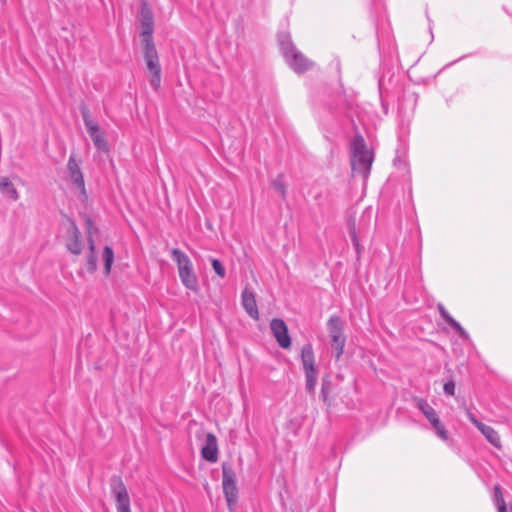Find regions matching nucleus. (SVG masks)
I'll return each mask as SVG.
<instances>
[{
	"instance_id": "1",
	"label": "nucleus",
	"mask_w": 512,
	"mask_h": 512,
	"mask_svg": "<svg viewBox=\"0 0 512 512\" xmlns=\"http://www.w3.org/2000/svg\"><path fill=\"white\" fill-rule=\"evenodd\" d=\"M139 14L144 59L147 69L152 74L150 85L154 90H158L161 84V66L153 41L154 15L147 0H141Z\"/></svg>"
},
{
	"instance_id": "2",
	"label": "nucleus",
	"mask_w": 512,
	"mask_h": 512,
	"mask_svg": "<svg viewBox=\"0 0 512 512\" xmlns=\"http://www.w3.org/2000/svg\"><path fill=\"white\" fill-rule=\"evenodd\" d=\"M373 155L367 149L362 135L356 134L351 141V167L355 174L366 179L370 173Z\"/></svg>"
},
{
	"instance_id": "3",
	"label": "nucleus",
	"mask_w": 512,
	"mask_h": 512,
	"mask_svg": "<svg viewBox=\"0 0 512 512\" xmlns=\"http://www.w3.org/2000/svg\"><path fill=\"white\" fill-rule=\"evenodd\" d=\"M279 44L286 62L296 73H303L313 67L314 63L295 47L289 34H280Z\"/></svg>"
},
{
	"instance_id": "4",
	"label": "nucleus",
	"mask_w": 512,
	"mask_h": 512,
	"mask_svg": "<svg viewBox=\"0 0 512 512\" xmlns=\"http://www.w3.org/2000/svg\"><path fill=\"white\" fill-rule=\"evenodd\" d=\"M171 256L177 263L179 277L182 284L192 291H197L199 288L198 279L189 257L178 248H173L171 250Z\"/></svg>"
},
{
	"instance_id": "5",
	"label": "nucleus",
	"mask_w": 512,
	"mask_h": 512,
	"mask_svg": "<svg viewBox=\"0 0 512 512\" xmlns=\"http://www.w3.org/2000/svg\"><path fill=\"white\" fill-rule=\"evenodd\" d=\"M222 486L223 493L226 498L228 509L233 512L236 508L238 501V489L236 486V474L232 467L227 464H222Z\"/></svg>"
},
{
	"instance_id": "6",
	"label": "nucleus",
	"mask_w": 512,
	"mask_h": 512,
	"mask_svg": "<svg viewBox=\"0 0 512 512\" xmlns=\"http://www.w3.org/2000/svg\"><path fill=\"white\" fill-rule=\"evenodd\" d=\"M81 115L85 127L95 145V147L101 151L107 152L109 146L105 138L104 133L101 131L100 126L91 119L90 111L86 106L81 107Z\"/></svg>"
},
{
	"instance_id": "7",
	"label": "nucleus",
	"mask_w": 512,
	"mask_h": 512,
	"mask_svg": "<svg viewBox=\"0 0 512 512\" xmlns=\"http://www.w3.org/2000/svg\"><path fill=\"white\" fill-rule=\"evenodd\" d=\"M111 494L114 498L117 512H131L128 490L120 477H113L110 482Z\"/></svg>"
},
{
	"instance_id": "8",
	"label": "nucleus",
	"mask_w": 512,
	"mask_h": 512,
	"mask_svg": "<svg viewBox=\"0 0 512 512\" xmlns=\"http://www.w3.org/2000/svg\"><path fill=\"white\" fill-rule=\"evenodd\" d=\"M413 403L423 413V415L426 417V419L430 422L432 427L435 429L437 435L442 440H446L448 438L447 431H446L444 425L441 424L440 419H439L438 414L435 411V409L425 399H422V398H418V397L414 398Z\"/></svg>"
},
{
	"instance_id": "9",
	"label": "nucleus",
	"mask_w": 512,
	"mask_h": 512,
	"mask_svg": "<svg viewBox=\"0 0 512 512\" xmlns=\"http://www.w3.org/2000/svg\"><path fill=\"white\" fill-rule=\"evenodd\" d=\"M329 336L331 338V346L336 350V359L343 354L345 346V337L343 335V324L338 316H331L327 323Z\"/></svg>"
},
{
	"instance_id": "10",
	"label": "nucleus",
	"mask_w": 512,
	"mask_h": 512,
	"mask_svg": "<svg viewBox=\"0 0 512 512\" xmlns=\"http://www.w3.org/2000/svg\"><path fill=\"white\" fill-rule=\"evenodd\" d=\"M67 169L69 173V177L73 184L80 190V197L82 200L87 199V193L85 189V182L84 177L82 174V171L80 169V165L75 159L73 155L69 157L68 163H67Z\"/></svg>"
},
{
	"instance_id": "11",
	"label": "nucleus",
	"mask_w": 512,
	"mask_h": 512,
	"mask_svg": "<svg viewBox=\"0 0 512 512\" xmlns=\"http://www.w3.org/2000/svg\"><path fill=\"white\" fill-rule=\"evenodd\" d=\"M273 336L281 348L288 349L291 346V338L286 323L280 318H274L270 322Z\"/></svg>"
},
{
	"instance_id": "12",
	"label": "nucleus",
	"mask_w": 512,
	"mask_h": 512,
	"mask_svg": "<svg viewBox=\"0 0 512 512\" xmlns=\"http://www.w3.org/2000/svg\"><path fill=\"white\" fill-rule=\"evenodd\" d=\"M81 233L74 222H71L67 228L66 248L74 254L80 255L82 253V241L80 240Z\"/></svg>"
},
{
	"instance_id": "13",
	"label": "nucleus",
	"mask_w": 512,
	"mask_h": 512,
	"mask_svg": "<svg viewBox=\"0 0 512 512\" xmlns=\"http://www.w3.org/2000/svg\"><path fill=\"white\" fill-rule=\"evenodd\" d=\"M87 226V240L89 244V255L87 257V270L90 273H93L97 269V257L95 254V242L93 239V234L97 232L96 227L94 226L91 219L86 220Z\"/></svg>"
},
{
	"instance_id": "14",
	"label": "nucleus",
	"mask_w": 512,
	"mask_h": 512,
	"mask_svg": "<svg viewBox=\"0 0 512 512\" xmlns=\"http://www.w3.org/2000/svg\"><path fill=\"white\" fill-rule=\"evenodd\" d=\"M469 420L479 429L483 436L491 443L494 447L499 448L501 446L500 436L498 432L491 426L482 423L477 420L472 413H468Z\"/></svg>"
},
{
	"instance_id": "15",
	"label": "nucleus",
	"mask_w": 512,
	"mask_h": 512,
	"mask_svg": "<svg viewBox=\"0 0 512 512\" xmlns=\"http://www.w3.org/2000/svg\"><path fill=\"white\" fill-rule=\"evenodd\" d=\"M202 457L209 462H216L218 460V445L217 438L214 434L208 433L206 435L205 445L202 447Z\"/></svg>"
},
{
	"instance_id": "16",
	"label": "nucleus",
	"mask_w": 512,
	"mask_h": 512,
	"mask_svg": "<svg viewBox=\"0 0 512 512\" xmlns=\"http://www.w3.org/2000/svg\"><path fill=\"white\" fill-rule=\"evenodd\" d=\"M241 300L242 306L247 312V314L251 318L257 320L259 318V312L256 304L255 294L248 288H245L242 291Z\"/></svg>"
},
{
	"instance_id": "17",
	"label": "nucleus",
	"mask_w": 512,
	"mask_h": 512,
	"mask_svg": "<svg viewBox=\"0 0 512 512\" xmlns=\"http://www.w3.org/2000/svg\"><path fill=\"white\" fill-rule=\"evenodd\" d=\"M301 361L304 373L318 372L311 344H305L301 349Z\"/></svg>"
},
{
	"instance_id": "18",
	"label": "nucleus",
	"mask_w": 512,
	"mask_h": 512,
	"mask_svg": "<svg viewBox=\"0 0 512 512\" xmlns=\"http://www.w3.org/2000/svg\"><path fill=\"white\" fill-rule=\"evenodd\" d=\"M450 330L457 335L461 350L469 349L472 346V341L469 334L462 328V326L454 318L450 316ZM462 353V351H460Z\"/></svg>"
},
{
	"instance_id": "19",
	"label": "nucleus",
	"mask_w": 512,
	"mask_h": 512,
	"mask_svg": "<svg viewBox=\"0 0 512 512\" xmlns=\"http://www.w3.org/2000/svg\"><path fill=\"white\" fill-rule=\"evenodd\" d=\"M0 191L14 201L18 200L19 198V194L16 188L13 186L8 177L0 178Z\"/></svg>"
},
{
	"instance_id": "20",
	"label": "nucleus",
	"mask_w": 512,
	"mask_h": 512,
	"mask_svg": "<svg viewBox=\"0 0 512 512\" xmlns=\"http://www.w3.org/2000/svg\"><path fill=\"white\" fill-rule=\"evenodd\" d=\"M333 390V384L330 379V377L326 376L323 377L322 383H321V398L323 402L329 407L331 406V399L330 395Z\"/></svg>"
},
{
	"instance_id": "21",
	"label": "nucleus",
	"mask_w": 512,
	"mask_h": 512,
	"mask_svg": "<svg viewBox=\"0 0 512 512\" xmlns=\"http://www.w3.org/2000/svg\"><path fill=\"white\" fill-rule=\"evenodd\" d=\"M103 261H104V270L105 274L109 275L111 272V267L114 262V251L110 246H105L103 249Z\"/></svg>"
},
{
	"instance_id": "22",
	"label": "nucleus",
	"mask_w": 512,
	"mask_h": 512,
	"mask_svg": "<svg viewBox=\"0 0 512 512\" xmlns=\"http://www.w3.org/2000/svg\"><path fill=\"white\" fill-rule=\"evenodd\" d=\"M273 189L283 198L286 196V184L284 182V176L279 174L271 183Z\"/></svg>"
},
{
	"instance_id": "23",
	"label": "nucleus",
	"mask_w": 512,
	"mask_h": 512,
	"mask_svg": "<svg viewBox=\"0 0 512 512\" xmlns=\"http://www.w3.org/2000/svg\"><path fill=\"white\" fill-rule=\"evenodd\" d=\"M317 376L318 372L305 373V387L308 393L313 394L315 392L316 384H317Z\"/></svg>"
},
{
	"instance_id": "24",
	"label": "nucleus",
	"mask_w": 512,
	"mask_h": 512,
	"mask_svg": "<svg viewBox=\"0 0 512 512\" xmlns=\"http://www.w3.org/2000/svg\"><path fill=\"white\" fill-rule=\"evenodd\" d=\"M349 234L357 254L360 255L362 247L359 243L358 232L356 230L355 224L351 221H349Z\"/></svg>"
},
{
	"instance_id": "25",
	"label": "nucleus",
	"mask_w": 512,
	"mask_h": 512,
	"mask_svg": "<svg viewBox=\"0 0 512 512\" xmlns=\"http://www.w3.org/2000/svg\"><path fill=\"white\" fill-rule=\"evenodd\" d=\"M495 502L498 507V512H507L506 504L501 493V489L498 485L494 487Z\"/></svg>"
},
{
	"instance_id": "26",
	"label": "nucleus",
	"mask_w": 512,
	"mask_h": 512,
	"mask_svg": "<svg viewBox=\"0 0 512 512\" xmlns=\"http://www.w3.org/2000/svg\"><path fill=\"white\" fill-rule=\"evenodd\" d=\"M212 267L215 271V273L220 277L224 278L226 276V270L223 266V264L218 259H211Z\"/></svg>"
},
{
	"instance_id": "27",
	"label": "nucleus",
	"mask_w": 512,
	"mask_h": 512,
	"mask_svg": "<svg viewBox=\"0 0 512 512\" xmlns=\"http://www.w3.org/2000/svg\"><path fill=\"white\" fill-rule=\"evenodd\" d=\"M439 309L442 317L448 321V312L446 311L445 307L443 305H439Z\"/></svg>"
},
{
	"instance_id": "28",
	"label": "nucleus",
	"mask_w": 512,
	"mask_h": 512,
	"mask_svg": "<svg viewBox=\"0 0 512 512\" xmlns=\"http://www.w3.org/2000/svg\"><path fill=\"white\" fill-rule=\"evenodd\" d=\"M450 396H454L455 394V384L453 381L450 380V390H449Z\"/></svg>"
},
{
	"instance_id": "29",
	"label": "nucleus",
	"mask_w": 512,
	"mask_h": 512,
	"mask_svg": "<svg viewBox=\"0 0 512 512\" xmlns=\"http://www.w3.org/2000/svg\"><path fill=\"white\" fill-rule=\"evenodd\" d=\"M448 389H449L448 381H446L443 383V390H444L445 394H448Z\"/></svg>"
},
{
	"instance_id": "30",
	"label": "nucleus",
	"mask_w": 512,
	"mask_h": 512,
	"mask_svg": "<svg viewBox=\"0 0 512 512\" xmlns=\"http://www.w3.org/2000/svg\"><path fill=\"white\" fill-rule=\"evenodd\" d=\"M511 512H512V506H511Z\"/></svg>"
}]
</instances>
